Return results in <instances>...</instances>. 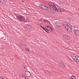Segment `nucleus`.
I'll list each match as a JSON object with an SVG mask.
<instances>
[{
  "mask_svg": "<svg viewBox=\"0 0 79 79\" xmlns=\"http://www.w3.org/2000/svg\"><path fill=\"white\" fill-rule=\"evenodd\" d=\"M62 37L63 38L66 40H69L71 39L69 35L66 34H63L62 35Z\"/></svg>",
  "mask_w": 79,
  "mask_h": 79,
  "instance_id": "obj_1",
  "label": "nucleus"
},
{
  "mask_svg": "<svg viewBox=\"0 0 79 79\" xmlns=\"http://www.w3.org/2000/svg\"><path fill=\"white\" fill-rule=\"evenodd\" d=\"M65 29H66L69 32H72L73 31L71 28V26L70 25H68L67 27H66Z\"/></svg>",
  "mask_w": 79,
  "mask_h": 79,
  "instance_id": "obj_2",
  "label": "nucleus"
},
{
  "mask_svg": "<svg viewBox=\"0 0 79 79\" xmlns=\"http://www.w3.org/2000/svg\"><path fill=\"white\" fill-rule=\"evenodd\" d=\"M24 28L27 31H30L31 28V26L27 25H26L25 26Z\"/></svg>",
  "mask_w": 79,
  "mask_h": 79,
  "instance_id": "obj_3",
  "label": "nucleus"
},
{
  "mask_svg": "<svg viewBox=\"0 0 79 79\" xmlns=\"http://www.w3.org/2000/svg\"><path fill=\"white\" fill-rule=\"evenodd\" d=\"M71 58H73V59L74 60H75L76 59L77 57V55L75 54H71Z\"/></svg>",
  "mask_w": 79,
  "mask_h": 79,
  "instance_id": "obj_4",
  "label": "nucleus"
},
{
  "mask_svg": "<svg viewBox=\"0 0 79 79\" xmlns=\"http://www.w3.org/2000/svg\"><path fill=\"white\" fill-rule=\"evenodd\" d=\"M20 47L21 48L22 50H24L26 49V48L25 45H24L23 44H20Z\"/></svg>",
  "mask_w": 79,
  "mask_h": 79,
  "instance_id": "obj_5",
  "label": "nucleus"
},
{
  "mask_svg": "<svg viewBox=\"0 0 79 79\" xmlns=\"http://www.w3.org/2000/svg\"><path fill=\"white\" fill-rule=\"evenodd\" d=\"M25 75L28 77H29L31 76V73L29 72L26 71L25 73Z\"/></svg>",
  "mask_w": 79,
  "mask_h": 79,
  "instance_id": "obj_6",
  "label": "nucleus"
},
{
  "mask_svg": "<svg viewBox=\"0 0 79 79\" xmlns=\"http://www.w3.org/2000/svg\"><path fill=\"white\" fill-rule=\"evenodd\" d=\"M73 32L76 35L79 36V31L75 29L74 30Z\"/></svg>",
  "mask_w": 79,
  "mask_h": 79,
  "instance_id": "obj_7",
  "label": "nucleus"
},
{
  "mask_svg": "<svg viewBox=\"0 0 79 79\" xmlns=\"http://www.w3.org/2000/svg\"><path fill=\"white\" fill-rule=\"evenodd\" d=\"M56 25L57 26H58L59 27H61L63 26V23H61L59 21L56 22Z\"/></svg>",
  "mask_w": 79,
  "mask_h": 79,
  "instance_id": "obj_8",
  "label": "nucleus"
},
{
  "mask_svg": "<svg viewBox=\"0 0 79 79\" xmlns=\"http://www.w3.org/2000/svg\"><path fill=\"white\" fill-rule=\"evenodd\" d=\"M59 66L60 67H61V68H64L65 65L64 63H60V64H59Z\"/></svg>",
  "mask_w": 79,
  "mask_h": 79,
  "instance_id": "obj_9",
  "label": "nucleus"
},
{
  "mask_svg": "<svg viewBox=\"0 0 79 79\" xmlns=\"http://www.w3.org/2000/svg\"><path fill=\"white\" fill-rule=\"evenodd\" d=\"M49 5L50 7H53V6H54V4L52 2H50L49 3Z\"/></svg>",
  "mask_w": 79,
  "mask_h": 79,
  "instance_id": "obj_10",
  "label": "nucleus"
},
{
  "mask_svg": "<svg viewBox=\"0 0 79 79\" xmlns=\"http://www.w3.org/2000/svg\"><path fill=\"white\" fill-rule=\"evenodd\" d=\"M62 25H63L64 27L66 28V27H67V25H68V24L66 23L65 22H64L62 24Z\"/></svg>",
  "mask_w": 79,
  "mask_h": 79,
  "instance_id": "obj_11",
  "label": "nucleus"
},
{
  "mask_svg": "<svg viewBox=\"0 0 79 79\" xmlns=\"http://www.w3.org/2000/svg\"><path fill=\"white\" fill-rule=\"evenodd\" d=\"M6 0H0V3H6Z\"/></svg>",
  "mask_w": 79,
  "mask_h": 79,
  "instance_id": "obj_12",
  "label": "nucleus"
},
{
  "mask_svg": "<svg viewBox=\"0 0 79 79\" xmlns=\"http://www.w3.org/2000/svg\"><path fill=\"white\" fill-rule=\"evenodd\" d=\"M20 79H25V77L22 75H20L19 76Z\"/></svg>",
  "mask_w": 79,
  "mask_h": 79,
  "instance_id": "obj_13",
  "label": "nucleus"
},
{
  "mask_svg": "<svg viewBox=\"0 0 79 79\" xmlns=\"http://www.w3.org/2000/svg\"><path fill=\"white\" fill-rule=\"evenodd\" d=\"M74 61L77 62L78 64H79V57H77L75 60H74Z\"/></svg>",
  "mask_w": 79,
  "mask_h": 79,
  "instance_id": "obj_14",
  "label": "nucleus"
},
{
  "mask_svg": "<svg viewBox=\"0 0 79 79\" xmlns=\"http://www.w3.org/2000/svg\"><path fill=\"white\" fill-rule=\"evenodd\" d=\"M64 11V9L63 8H61L60 9H59V11H61V12H63Z\"/></svg>",
  "mask_w": 79,
  "mask_h": 79,
  "instance_id": "obj_15",
  "label": "nucleus"
},
{
  "mask_svg": "<svg viewBox=\"0 0 79 79\" xmlns=\"http://www.w3.org/2000/svg\"><path fill=\"white\" fill-rule=\"evenodd\" d=\"M44 6L45 5H44L43 4L40 5L39 6V8H40L41 9H43V8Z\"/></svg>",
  "mask_w": 79,
  "mask_h": 79,
  "instance_id": "obj_16",
  "label": "nucleus"
},
{
  "mask_svg": "<svg viewBox=\"0 0 79 79\" xmlns=\"http://www.w3.org/2000/svg\"><path fill=\"white\" fill-rule=\"evenodd\" d=\"M22 17H21V15H18L17 16V18L20 20L21 19Z\"/></svg>",
  "mask_w": 79,
  "mask_h": 79,
  "instance_id": "obj_17",
  "label": "nucleus"
},
{
  "mask_svg": "<svg viewBox=\"0 0 79 79\" xmlns=\"http://www.w3.org/2000/svg\"><path fill=\"white\" fill-rule=\"evenodd\" d=\"M24 18L22 17L19 21H24Z\"/></svg>",
  "mask_w": 79,
  "mask_h": 79,
  "instance_id": "obj_18",
  "label": "nucleus"
},
{
  "mask_svg": "<svg viewBox=\"0 0 79 79\" xmlns=\"http://www.w3.org/2000/svg\"><path fill=\"white\" fill-rule=\"evenodd\" d=\"M53 9L56 10V11H59V8H57L56 7H53Z\"/></svg>",
  "mask_w": 79,
  "mask_h": 79,
  "instance_id": "obj_19",
  "label": "nucleus"
},
{
  "mask_svg": "<svg viewBox=\"0 0 79 79\" xmlns=\"http://www.w3.org/2000/svg\"><path fill=\"white\" fill-rule=\"evenodd\" d=\"M49 31H50V32H51L52 31V30H53V29H52V27H50V28H49L48 29Z\"/></svg>",
  "mask_w": 79,
  "mask_h": 79,
  "instance_id": "obj_20",
  "label": "nucleus"
},
{
  "mask_svg": "<svg viewBox=\"0 0 79 79\" xmlns=\"http://www.w3.org/2000/svg\"><path fill=\"white\" fill-rule=\"evenodd\" d=\"M45 10H48V11H49V12H50V11H49L50 10H48V8L47 6H45Z\"/></svg>",
  "mask_w": 79,
  "mask_h": 79,
  "instance_id": "obj_21",
  "label": "nucleus"
},
{
  "mask_svg": "<svg viewBox=\"0 0 79 79\" xmlns=\"http://www.w3.org/2000/svg\"><path fill=\"white\" fill-rule=\"evenodd\" d=\"M71 79H76V77L75 76H72L71 77Z\"/></svg>",
  "mask_w": 79,
  "mask_h": 79,
  "instance_id": "obj_22",
  "label": "nucleus"
},
{
  "mask_svg": "<svg viewBox=\"0 0 79 79\" xmlns=\"http://www.w3.org/2000/svg\"><path fill=\"white\" fill-rule=\"evenodd\" d=\"M30 50V49L27 48L26 49L27 52L28 53H29V51Z\"/></svg>",
  "mask_w": 79,
  "mask_h": 79,
  "instance_id": "obj_23",
  "label": "nucleus"
},
{
  "mask_svg": "<svg viewBox=\"0 0 79 79\" xmlns=\"http://www.w3.org/2000/svg\"><path fill=\"white\" fill-rule=\"evenodd\" d=\"M44 73L46 74H50V73H49L48 71H45Z\"/></svg>",
  "mask_w": 79,
  "mask_h": 79,
  "instance_id": "obj_24",
  "label": "nucleus"
},
{
  "mask_svg": "<svg viewBox=\"0 0 79 79\" xmlns=\"http://www.w3.org/2000/svg\"><path fill=\"white\" fill-rule=\"evenodd\" d=\"M46 29H45V31L47 33H48V29H47V28L45 27Z\"/></svg>",
  "mask_w": 79,
  "mask_h": 79,
  "instance_id": "obj_25",
  "label": "nucleus"
},
{
  "mask_svg": "<svg viewBox=\"0 0 79 79\" xmlns=\"http://www.w3.org/2000/svg\"><path fill=\"white\" fill-rule=\"evenodd\" d=\"M44 22H45V23H46V22H48V23H50V21H47V20H46V19H44Z\"/></svg>",
  "mask_w": 79,
  "mask_h": 79,
  "instance_id": "obj_26",
  "label": "nucleus"
},
{
  "mask_svg": "<svg viewBox=\"0 0 79 79\" xmlns=\"http://www.w3.org/2000/svg\"><path fill=\"white\" fill-rule=\"evenodd\" d=\"M46 27H47V28H46V29H47V30H48V29H49L50 27H48V26H46Z\"/></svg>",
  "mask_w": 79,
  "mask_h": 79,
  "instance_id": "obj_27",
  "label": "nucleus"
},
{
  "mask_svg": "<svg viewBox=\"0 0 79 79\" xmlns=\"http://www.w3.org/2000/svg\"><path fill=\"white\" fill-rule=\"evenodd\" d=\"M40 26V27H42V28L43 29H44V30H45V29H46V28H45L44 27H43L42 26Z\"/></svg>",
  "mask_w": 79,
  "mask_h": 79,
  "instance_id": "obj_28",
  "label": "nucleus"
},
{
  "mask_svg": "<svg viewBox=\"0 0 79 79\" xmlns=\"http://www.w3.org/2000/svg\"><path fill=\"white\" fill-rule=\"evenodd\" d=\"M43 9L45 10V5L44 6V7L43 8Z\"/></svg>",
  "mask_w": 79,
  "mask_h": 79,
  "instance_id": "obj_29",
  "label": "nucleus"
},
{
  "mask_svg": "<svg viewBox=\"0 0 79 79\" xmlns=\"http://www.w3.org/2000/svg\"><path fill=\"white\" fill-rule=\"evenodd\" d=\"M40 24H42V21L40 20Z\"/></svg>",
  "mask_w": 79,
  "mask_h": 79,
  "instance_id": "obj_30",
  "label": "nucleus"
},
{
  "mask_svg": "<svg viewBox=\"0 0 79 79\" xmlns=\"http://www.w3.org/2000/svg\"><path fill=\"white\" fill-rule=\"evenodd\" d=\"M60 2L61 3V4H63V3H64L62 1H60Z\"/></svg>",
  "mask_w": 79,
  "mask_h": 79,
  "instance_id": "obj_31",
  "label": "nucleus"
},
{
  "mask_svg": "<svg viewBox=\"0 0 79 79\" xmlns=\"http://www.w3.org/2000/svg\"><path fill=\"white\" fill-rule=\"evenodd\" d=\"M59 4H60V5H61V2H59Z\"/></svg>",
  "mask_w": 79,
  "mask_h": 79,
  "instance_id": "obj_32",
  "label": "nucleus"
},
{
  "mask_svg": "<svg viewBox=\"0 0 79 79\" xmlns=\"http://www.w3.org/2000/svg\"><path fill=\"white\" fill-rule=\"evenodd\" d=\"M23 68V69H26V68H25V67H24V68Z\"/></svg>",
  "mask_w": 79,
  "mask_h": 79,
  "instance_id": "obj_33",
  "label": "nucleus"
},
{
  "mask_svg": "<svg viewBox=\"0 0 79 79\" xmlns=\"http://www.w3.org/2000/svg\"><path fill=\"white\" fill-rule=\"evenodd\" d=\"M23 2H24V1H22Z\"/></svg>",
  "mask_w": 79,
  "mask_h": 79,
  "instance_id": "obj_34",
  "label": "nucleus"
},
{
  "mask_svg": "<svg viewBox=\"0 0 79 79\" xmlns=\"http://www.w3.org/2000/svg\"><path fill=\"white\" fill-rule=\"evenodd\" d=\"M2 11H4V10H2Z\"/></svg>",
  "mask_w": 79,
  "mask_h": 79,
  "instance_id": "obj_35",
  "label": "nucleus"
},
{
  "mask_svg": "<svg viewBox=\"0 0 79 79\" xmlns=\"http://www.w3.org/2000/svg\"><path fill=\"white\" fill-rule=\"evenodd\" d=\"M25 79H27V78H25Z\"/></svg>",
  "mask_w": 79,
  "mask_h": 79,
  "instance_id": "obj_36",
  "label": "nucleus"
}]
</instances>
